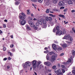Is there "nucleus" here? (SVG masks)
Here are the masks:
<instances>
[{
    "instance_id": "nucleus-1",
    "label": "nucleus",
    "mask_w": 75,
    "mask_h": 75,
    "mask_svg": "<svg viewBox=\"0 0 75 75\" xmlns=\"http://www.w3.org/2000/svg\"><path fill=\"white\" fill-rule=\"evenodd\" d=\"M64 39H67L68 41H70V42L68 41H66V42L68 43L69 44H71L72 42L73 41V38H72L71 37V36L69 35H67L64 37Z\"/></svg>"
},
{
    "instance_id": "nucleus-2",
    "label": "nucleus",
    "mask_w": 75,
    "mask_h": 75,
    "mask_svg": "<svg viewBox=\"0 0 75 75\" xmlns=\"http://www.w3.org/2000/svg\"><path fill=\"white\" fill-rule=\"evenodd\" d=\"M66 33V31L65 30H57L56 33V35H61L63 34H65Z\"/></svg>"
},
{
    "instance_id": "nucleus-3",
    "label": "nucleus",
    "mask_w": 75,
    "mask_h": 75,
    "mask_svg": "<svg viewBox=\"0 0 75 75\" xmlns=\"http://www.w3.org/2000/svg\"><path fill=\"white\" fill-rule=\"evenodd\" d=\"M52 47L53 49L55 50H57L58 51H61V50H62V48L59 47H56V45L55 44L52 45Z\"/></svg>"
},
{
    "instance_id": "nucleus-4",
    "label": "nucleus",
    "mask_w": 75,
    "mask_h": 75,
    "mask_svg": "<svg viewBox=\"0 0 75 75\" xmlns=\"http://www.w3.org/2000/svg\"><path fill=\"white\" fill-rule=\"evenodd\" d=\"M22 65L24 68L25 69V68H27V66L28 67H30V66H31V63L30 62H27L25 63V64H23Z\"/></svg>"
},
{
    "instance_id": "nucleus-5",
    "label": "nucleus",
    "mask_w": 75,
    "mask_h": 75,
    "mask_svg": "<svg viewBox=\"0 0 75 75\" xmlns=\"http://www.w3.org/2000/svg\"><path fill=\"white\" fill-rule=\"evenodd\" d=\"M37 61L35 60L33 61L32 62V64L34 68H35L37 67Z\"/></svg>"
},
{
    "instance_id": "nucleus-6",
    "label": "nucleus",
    "mask_w": 75,
    "mask_h": 75,
    "mask_svg": "<svg viewBox=\"0 0 75 75\" xmlns=\"http://www.w3.org/2000/svg\"><path fill=\"white\" fill-rule=\"evenodd\" d=\"M45 19L47 21H52V17H45Z\"/></svg>"
},
{
    "instance_id": "nucleus-7",
    "label": "nucleus",
    "mask_w": 75,
    "mask_h": 75,
    "mask_svg": "<svg viewBox=\"0 0 75 75\" xmlns=\"http://www.w3.org/2000/svg\"><path fill=\"white\" fill-rule=\"evenodd\" d=\"M28 23L30 24V26L31 27H34V23L31 21H28Z\"/></svg>"
},
{
    "instance_id": "nucleus-8",
    "label": "nucleus",
    "mask_w": 75,
    "mask_h": 75,
    "mask_svg": "<svg viewBox=\"0 0 75 75\" xmlns=\"http://www.w3.org/2000/svg\"><path fill=\"white\" fill-rule=\"evenodd\" d=\"M55 59V57L54 55H53L52 56L51 59H50V61H52L54 62V61Z\"/></svg>"
},
{
    "instance_id": "nucleus-9",
    "label": "nucleus",
    "mask_w": 75,
    "mask_h": 75,
    "mask_svg": "<svg viewBox=\"0 0 75 75\" xmlns=\"http://www.w3.org/2000/svg\"><path fill=\"white\" fill-rule=\"evenodd\" d=\"M44 64H45V65H47L48 66L51 65V63L48 62H45Z\"/></svg>"
},
{
    "instance_id": "nucleus-10",
    "label": "nucleus",
    "mask_w": 75,
    "mask_h": 75,
    "mask_svg": "<svg viewBox=\"0 0 75 75\" xmlns=\"http://www.w3.org/2000/svg\"><path fill=\"white\" fill-rule=\"evenodd\" d=\"M26 21L25 20H23L21 22V24L22 25H23L25 24Z\"/></svg>"
},
{
    "instance_id": "nucleus-11",
    "label": "nucleus",
    "mask_w": 75,
    "mask_h": 75,
    "mask_svg": "<svg viewBox=\"0 0 75 75\" xmlns=\"http://www.w3.org/2000/svg\"><path fill=\"white\" fill-rule=\"evenodd\" d=\"M64 3H63V2L62 1H60L59 2V6H64Z\"/></svg>"
},
{
    "instance_id": "nucleus-12",
    "label": "nucleus",
    "mask_w": 75,
    "mask_h": 75,
    "mask_svg": "<svg viewBox=\"0 0 75 75\" xmlns=\"http://www.w3.org/2000/svg\"><path fill=\"white\" fill-rule=\"evenodd\" d=\"M26 27V29L27 30H31V29L29 26L28 25H26L25 26Z\"/></svg>"
},
{
    "instance_id": "nucleus-13",
    "label": "nucleus",
    "mask_w": 75,
    "mask_h": 75,
    "mask_svg": "<svg viewBox=\"0 0 75 75\" xmlns=\"http://www.w3.org/2000/svg\"><path fill=\"white\" fill-rule=\"evenodd\" d=\"M70 62H71V60L70 59H69L67 62L65 63V65H67V64H68Z\"/></svg>"
},
{
    "instance_id": "nucleus-14",
    "label": "nucleus",
    "mask_w": 75,
    "mask_h": 75,
    "mask_svg": "<svg viewBox=\"0 0 75 75\" xmlns=\"http://www.w3.org/2000/svg\"><path fill=\"white\" fill-rule=\"evenodd\" d=\"M59 16L60 17L63 18H65V16L63 15L59 14Z\"/></svg>"
},
{
    "instance_id": "nucleus-15",
    "label": "nucleus",
    "mask_w": 75,
    "mask_h": 75,
    "mask_svg": "<svg viewBox=\"0 0 75 75\" xmlns=\"http://www.w3.org/2000/svg\"><path fill=\"white\" fill-rule=\"evenodd\" d=\"M38 22L39 24L41 25L42 24V21L41 20H38Z\"/></svg>"
},
{
    "instance_id": "nucleus-16",
    "label": "nucleus",
    "mask_w": 75,
    "mask_h": 75,
    "mask_svg": "<svg viewBox=\"0 0 75 75\" xmlns=\"http://www.w3.org/2000/svg\"><path fill=\"white\" fill-rule=\"evenodd\" d=\"M69 4H72L73 3L72 1L71 0H69L68 1Z\"/></svg>"
},
{
    "instance_id": "nucleus-17",
    "label": "nucleus",
    "mask_w": 75,
    "mask_h": 75,
    "mask_svg": "<svg viewBox=\"0 0 75 75\" xmlns=\"http://www.w3.org/2000/svg\"><path fill=\"white\" fill-rule=\"evenodd\" d=\"M54 72H55L56 74L59 73V72H61V70L60 69H58L57 71H55Z\"/></svg>"
},
{
    "instance_id": "nucleus-18",
    "label": "nucleus",
    "mask_w": 75,
    "mask_h": 75,
    "mask_svg": "<svg viewBox=\"0 0 75 75\" xmlns=\"http://www.w3.org/2000/svg\"><path fill=\"white\" fill-rule=\"evenodd\" d=\"M62 47L64 48H65L67 47V45L66 44H64L62 45Z\"/></svg>"
},
{
    "instance_id": "nucleus-19",
    "label": "nucleus",
    "mask_w": 75,
    "mask_h": 75,
    "mask_svg": "<svg viewBox=\"0 0 75 75\" xmlns=\"http://www.w3.org/2000/svg\"><path fill=\"white\" fill-rule=\"evenodd\" d=\"M59 1V0H53V3H54V4H56L57 2V1Z\"/></svg>"
},
{
    "instance_id": "nucleus-20",
    "label": "nucleus",
    "mask_w": 75,
    "mask_h": 75,
    "mask_svg": "<svg viewBox=\"0 0 75 75\" xmlns=\"http://www.w3.org/2000/svg\"><path fill=\"white\" fill-rule=\"evenodd\" d=\"M19 17L21 20H24L25 19V18L21 16H20Z\"/></svg>"
},
{
    "instance_id": "nucleus-21",
    "label": "nucleus",
    "mask_w": 75,
    "mask_h": 75,
    "mask_svg": "<svg viewBox=\"0 0 75 75\" xmlns=\"http://www.w3.org/2000/svg\"><path fill=\"white\" fill-rule=\"evenodd\" d=\"M46 59L47 60H49V59H50V57H49V55H48V54H47L46 56Z\"/></svg>"
},
{
    "instance_id": "nucleus-22",
    "label": "nucleus",
    "mask_w": 75,
    "mask_h": 75,
    "mask_svg": "<svg viewBox=\"0 0 75 75\" xmlns=\"http://www.w3.org/2000/svg\"><path fill=\"white\" fill-rule=\"evenodd\" d=\"M42 22H43V24H45L47 23V22L45 20H42Z\"/></svg>"
},
{
    "instance_id": "nucleus-23",
    "label": "nucleus",
    "mask_w": 75,
    "mask_h": 75,
    "mask_svg": "<svg viewBox=\"0 0 75 75\" xmlns=\"http://www.w3.org/2000/svg\"><path fill=\"white\" fill-rule=\"evenodd\" d=\"M72 55L73 56H74L75 55V52L74 50H72Z\"/></svg>"
},
{
    "instance_id": "nucleus-24",
    "label": "nucleus",
    "mask_w": 75,
    "mask_h": 75,
    "mask_svg": "<svg viewBox=\"0 0 75 75\" xmlns=\"http://www.w3.org/2000/svg\"><path fill=\"white\" fill-rule=\"evenodd\" d=\"M50 55H54L55 53L54 52H50L49 53Z\"/></svg>"
},
{
    "instance_id": "nucleus-25",
    "label": "nucleus",
    "mask_w": 75,
    "mask_h": 75,
    "mask_svg": "<svg viewBox=\"0 0 75 75\" xmlns=\"http://www.w3.org/2000/svg\"><path fill=\"white\" fill-rule=\"evenodd\" d=\"M55 28L56 30H59V26H57L56 28Z\"/></svg>"
},
{
    "instance_id": "nucleus-26",
    "label": "nucleus",
    "mask_w": 75,
    "mask_h": 75,
    "mask_svg": "<svg viewBox=\"0 0 75 75\" xmlns=\"http://www.w3.org/2000/svg\"><path fill=\"white\" fill-rule=\"evenodd\" d=\"M49 12L50 10H49V9H47L46 11V13H49Z\"/></svg>"
},
{
    "instance_id": "nucleus-27",
    "label": "nucleus",
    "mask_w": 75,
    "mask_h": 75,
    "mask_svg": "<svg viewBox=\"0 0 75 75\" xmlns=\"http://www.w3.org/2000/svg\"><path fill=\"white\" fill-rule=\"evenodd\" d=\"M20 4V2L18 1L16 2L15 4V5H18Z\"/></svg>"
},
{
    "instance_id": "nucleus-28",
    "label": "nucleus",
    "mask_w": 75,
    "mask_h": 75,
    "mask_svg": "<svg viewBox=\"0 0 75 75\" xmlns=\"http://www.w3.org/2000/svg\"><path fill=\"white\" fill-rule=\"evenodd\" d=\"M57 75H63V73L62 72H60L57 74Z\"/></svg>"
},
{
    "instance_id": "nucleus-29",
    "label": "nucleus",
    "mask_w": 75,
    "mask_h": 75,
    "mask_svg": "<svg viewBox=\"0 0 75 75\" xmlns=\"http://www.w3.org/2000/svg\"><path fill=\"white\" fill-rule=\"evenodd\" d=\"M20 14H21L23 16H24V17H25V14L23 13H20Z\"/></svg>"
},
{
    "instance_id": "nucleus-30",
    "label": "nucleus",
    "mask_w": 75,
    "mask_h": 75,
    "mask_svg": "<svg viewBox=\"0 0 75 75\" xmlns=\"http://www.w3.org/2000/svg\"><path fill=\"white\" fill-rule=\"evenodd\" d=\"M61 67L62 68H64V69H65V68H66L65 67V65H62Z\"/></svg>"
},
{
    "instance_id": "nucleus-31",
    "label": "nucleus",
    "mask_w": 75,
    "mask_h": 75,
    "mask_svg": "<svg viewBox=\"0 0 75 75\" xmlns=\"http://www.w3.org/2000/svg\"><path fill=\"white\" fill-rule=\"evenodd\" d=\"M62 71L63 73H65V70H64V69H62Z\"/></svg>"
},
{
    "instance_id": "nucleus-32",
    "label": "nucleus",
    "mask_w": 75,
    "mask_h": 75,
    "mask_svg": "<svg viewBox=\"0 0 75 75\" xmlns=\"http://www.w3.org/2000/svg\"><path fill=\"white\" fill-rule=\"evenodd\" d=\"M32 1L33 2H37V0H30Z\"/></svg>"
},
{
    "instance_id": "nucleus-33",
    "label": "nucleus",
    "mask_w": 75,
    "mask_h": 75,
    "mask_svg": "<svg viewBox=\"0 0 75 75\" xmlns=\"http://www.w3.org/2000/svg\"><path fill=\"white\" fill-rule=\"evenodd\" d=\"M38 2H39V3H42V0H38Z\"/></svg>"
},
{
    "instance_id": "nucleus-34",
    "label": "nucleus",
    "mask_w": 75,
    "mask_h": 75,
    "mask_svg": "<svg viewBox=\"0 0 75 75\" xmlns=\"http://www.w3.org/2000/svg\"><path fill=\"white\" fill-rule=\"evenodd\" d=\"M49 52L48 50H47L46 51H44V53H45V54H47L48 52Z\"/></svg>"
},
{
    "instance_id": "nucleus-35",
    "label": "nucleus",
    "mask_w": 75,
    "mask_h": 75,
    "mask_svg": "<svg viewBox=\"0 0 75 75\" xmlns=\"http://www.w3.org/2000/svg\"><path fill=\"white\" fill-rule=\"evenodd\" d=\"M47 27V25H44L43 26V28H46Z\"/></svg>"
},
{
    "instance_id": "nucleus-36",
    "label": "nucleus",
    "mask_w": 75,
    "mask_h": 75,
    "mask_svg": "<svg viewBox=\"0 0 75 75\" xmlns=\"http://www.w3.org/2000/svg\"><path fill=\"white\" fill-rule=\"evenodd\" d=\"M32 6H33V7H34L35 8H36V6H37L36 5H34V4H33Z\"/></svg>"
},
{
    "instance_id": "nucleus-37",
    "label": "nucleus",
    "mask_w": 75,
    "mask_h": 75,
    "mask_svg": "<svg viewBox=\"0 0 75 75\" xmlns=\"http://www.w3.org/2000/svg\"><path fill=\"white\" fill-rule=\"evenodd\" d=\"M11 51L12 52H15L16 50L14 49H13L11 50Z\"/></svg>"
},
{
    "instance_id": "nucleus-38",
    "label": "nucleus",
    "mask_w": 75,
    "mask_h": 75,
    "mask_svg": "<svg viewBox=\"0 0 75 75\" xmlns=\"http://www.w3.org/2000/svg\"><path fill=\"white\" fill-rule=\"evenodd\" d=\"M3 27L4 28H6V25L5 24H4L3 25Z\"/></svg>"
},
{
    "instance_id": "nucleus-39",
    "label": "nucleus",
    "mask_w": 75,
    "mask_h": 75,
    "mask_svg": "<svg viewBox=\"0 0 75 75\" xmlns=\"http://www.w3.org/2000/svg\"><path fill=\"white\" fill-rule=\"evenodd\" d=\"M72 30L73 31L74 33H75V30L74 29V28H72Z\"/></svg>"
},
{
    "instance_id": "nucleus-40",
    "label": "nucleus",
    "mask_w": 75,
    "mask_h": 75,
    "mask_svg": "<svg viewBox=\"0 0 75 75\" xmlns=\"http://www.w3.org/2000/svg\"><path fill=\"white\" fill-rule=\"evenodd\" d=\"M34 28L35 29V30H37L38 28L37 27L35 26H34Z\"/></svg>"
},
{
    "instance_id": "nucleus-41",
    "label": "nucleus",
    "mask_w": 75,
    "mask_h": 75,
    "mask_svg": "<svg viewBox=\"0 0 75 75\" xmlns=\"http://www.w3.org/2000/svg\"><path fill=\"white\" fill-rule=\"evenodd\" d=\"M13 47H14V45H13V44H11L10 45V47L11 48H13Z\"/></svg>"
},
{
    "instance_id": "nucleus-42",
    "label": "nucleus",
    "mask_w": 75,
    "mask_h": 75,
    "mask_svg": "<svg viewBox=\"0 0 75 75\" xmlns=\"http://www.w3.org/2000/svg\"><path fill=\"white\" fill-rule=\"evenodd\" d=\"M67 10H68V9L67 8H66V9H65L64 10V11L65 12L66 11H67Z\"/></svg>"
},
{
    "instance_id": "nucleus-43",
    "label": "nucleus",
    "mask_w": 75,
    "mask_h": 75,
    "mask_svg": "<svg viewBox=\"0 0 75 75\" xmlns=\"http://www.w3.org/2000/svg\"><path fill=\"white\" fill-rule=\"evenodd\" d=\"M64 8H65V7L64 6L61 7L60 8V9H63Z\"/></svg>"
},
{
    "instance_id": "nucleus-44",
    "label": "nucleus",
    "mask_w": 75,
    "mask_h": 75,
    "mask_svg": "<svg viewBox=\"0 0 75 75\" xmlns=\"http://www.w3.org/2000/svg\"><path fill=\"white\" fill-rule=\"evenodd\" d=\"M64 55V53H62V54H60V56H63Z\"/></svg>"
},
{
    "instance_id": "nucleus-45",
    "label": "nucleus",
    "mask_w": 75,
    "mask_h": 75,
    "mask_svg": "<svg viewBox=\"0 0 75 75\" xmlns=\"http://www.w3.org/2000/svg\"><path fill=\"white\" fill-rule=\"evenodd\" d=\"M56 29H55V28H54L53 30V32H54V33H55V31H56Z\"/></svg>"
},
{
    "instance_id": "nucleus-46",
    "label": "nucleus",
    "mask_w": 75,
    "mask_h": 75,
    "mask_svg": "<svg viewBox=\"0 0 75 75\" xmlns=\"http://www.w3.org/2000/svg\"><path fill=\"white\" fill-rule=\"evenodd\" d=\"M3 51H5L6 50V47H4L3 48Z\"/></svg>"
},
{
    "instance_id": "nucleus-47",
    "label": "nucleus",
    "mask_w": 75,
    "mask_h": 75,
    "mask_svg": "<svg viewBox=\"0 0 75 75\" xmlns=\"http://www.w3.org/2000/svg\"><path fill=\"white\" fill-rule=\"evenodd\" d=\"M56 68V66H54L52 67V68L53 69H55Z\"/></svg>"
},
{
    "instance_id": "nucleus-48",
    "label": "nucleus",
    "mask_w": 75,
    "mask_h": 75,
    "mask_svg": "<svg viewBox=\"0 0 75 75\" xmlns=\"http://www.w3.org/2000/svg\"><path fill=\"white\" fill-rule=\"evenodd\" d=\"M72 73L73 74H75V71H72Z\"/></svg>"
},
{
    "instance_id": "nucleus-49",
    "label": "nucleus",
    "mask_w": 75,
    "mask_h": 75,
    "mask_svg": "<svg viewBox=\"0 0 75 75\" xmlns=\"http://www.w3.org/2000/svg\"><path fill=\"white\" fill-rule=\"evenodd\" d=\"M42 62H41V61H39L38 62V64H41Z\"/></svg>"
},
{
    "instance_id": "nucleus-50",
    "label": "nucleus",
    "mask_w": 75,
    "mask_h": 75,
    "mask_svg": "<svg viewBox=\"0 0 75 75\" xmlns=\"http://www.w3.org/2000/svg\"><path fill=\"white\" fill-rule=\"evenodd\" d=\"M8 60H11V57H8Z\"/></svg>"
},
{
    "instance_id": "nucleus-51",
    "label": "nucleus",
    "mask_w": 75,
    "mask_h": 75,
    "mask_svg": "<svg viewBox=\"0 0 75 75\" xmlns=\"http://www.w3.org/2000/svg\"><path fill=\"white\" fill-rule=\"evenodd\" d=\"M33 20H34V21H37V19L36 18H34L33 19Z\"/></svg>"
},
{
    "instance_id": "nucleus-52",
    "label": "nucleus",
    "mask_w": 75,
    "mask_h": 75,
    "mask_svg": "<svg viewBox=\"0 0 75 75\" xmlns=\"http://www.w3.org/2000/svg\"><path fill=\"white\" fill-rule=\"evenodd\" d=\"M8 54H10L11 56L12 54H11V52H8Z\"/></svg>"
},
{
    "instance_id": "nucleus-53",
    "label": "nucleus",
    "mask_w": 75,
    "mask_h": 75,
    "mask_svg": "<svg viewBox=\"0 0 75 75\" xmlns=\"http://www.w3.org/2000/svg\"><path fill=\"white\" fill-rule=\"evenodd\" d=\"M30 12H27V14H28V15H30Z\"/></svg>"
},
{
    "instance_id": "nucleus-54",
    "label": "nucleus",
    "mask_w": 75,
    "mask_h": 75,
    "mask_svg": "<svg viewBox=\"0 0 75 75\" xmlns=\"http://www.w3.org/2000/svg\"><path fill=\"white\" fill-rule=\"evenodd\" d=\"M7 59L6 58H5L4 59V61H6L7 60Z\"/></svg>"
},
{
    "instance_id": "nucleus-55",
    "label": "nucleus",
    "mask_w": 75,
    "mask_h": 75,
    "mask_svg": "<svg viewBox=\"0 0 75 75\" xmlns=\"http://www.w3.org/2000/svg\"><path fill=\"white\" fill-rule=\"evenodd\" d=\"M23 71V70H22L20 71V74H21V73H22Z\"/></svg>"
},
{
    "instance_id": "nucleus-56",
    "label": "nucleus",
    "mask_w": 75,
    "mask_h": 75,
    "mask_svg": "<svg viewBox=\"0 0 75 75\" xmlns=\"http://www.w3.org/2000/svg\"><path fill=\"white\" fill-rule=\"evenodd\" d=\"M30 15L31 17H33L34 16V15L33 14V13H31Z\"/></svg>"
},
{
    "instance_id": "nucleus-57",
    "label": "nucleus",
    "mask_w": 75,
    "mask_h": 75,
    "mask_svg": "<svg viewBox=\"0 0 75 75\" xmlns=\"http://www.w3.org/2000/svg\"><path fill=\"white\" fill-rule=\"evenodd\" d=\"M3 33V31H1V30H0V34H2Z\"/></svg>"
},
{
    "instance_id": "nucleus-58",
    "label": "nucleus",
    "mask_w": 75,
    "mask_h": 75,
    "mask_svg": "<svg viewBox=\"0 0 75 75\" xmlns=\"http://www.w3.org/2000/svg\"><path fill=\"white\" fill-rule=\"evenodd\" d=\"M75 10H72L71 11V13H74V12H75Z\"/></svg>"
},
{
    "instance_id": "nucleus-59",
    "label": "nucleus",
    "mask_w": 75,
    "mask_h": 75,
    "mask_svg": "<svg viewBox=\"0 0 75 75\" xmlns=\"http://www.w3.org/2000/svg\"><path fill=\"white\" fill-rule=\"evenodd\" d=\"M9 68H10V66H7V69H9Z\"/></svg>"
},
{
    "instance_id": "nucleus-60",
    "label": "nucleus",
    "mask_w": 75,
    "mask_h": 75,
    "mask_svg": "<svg viewBox=\"0 0 75 75\" xmlns=\"http://www.w3.org/2000/svg\"><path fill=\"white\" fill-rule=\"evenodd\" d=\"M73 71H75V67H74L73 68Z\"/></svg>"
},
{
    "instance_id": "nucleus-61",
    "label": "nucleus",
    "mask_w": 75,
    "mask_h": 75,
    "mask_svg": "<svg viewBox=\"0 0 75 75\" xmlns=\"http://www.w3.org/2000/svg\"><path fill=\"white\" fill-rule=\"evenodd\" d=\"M64 69H65V71H66L68 70V69L67 67H66Z\"/></svg>"
},
{
    "instance_id": "nucleus-62",
    "label": "nucleus",
    "mask_w": 75,
    "mask_h": 75,
    "mask_svg": "<svg viewBox=\"0 0 75 75\" xmlns=\"http://www.w3.org/2000/svg\"><path fill=\"white\" fill-rule=\"evenodd\" d=\"M52 17H55V15H52Z\"/></svg>"
},
{
    "instance_id": "nucleus-63",
    "label": "nucleus",
    "mask_w": 75,
    "mask_h": 75,
    "mask_svg": "<svg viewBox=\"0 0 75 75\" xmlns=\"http://www.w3.org/2000/svg\"><path fill=\"white\" fill-rule=\"evenodd\" d=\"M48 49V48L47 47H45V50H47Z\"/></svg>"
},
{
    "instance_id": "nucleus-64",
    "label": "nucleus",
    "mask_w": 75,
    "mask_h": 75,
    "mask_svg": "<svg viewBox=\"0 0 75 75\" xmlns=\"http://www.w3.org/2000/svg\"><path fill=\"white\" fill-rule=\"evenodd\" d=\"M4 21H5V22H7V20H5Z\"/></svg>"
}]
</instances>
